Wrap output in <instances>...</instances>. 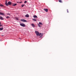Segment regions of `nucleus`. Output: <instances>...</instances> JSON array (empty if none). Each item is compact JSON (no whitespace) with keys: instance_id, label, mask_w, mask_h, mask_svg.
Returning <instances> with one entry per match:
<instances>
[{"instance_id":"412c9836","label":"nucleus","mask_w":76,"mask_h":76,"mask_svg":"<svg viewBox=\"0 0 76 76\" xmlns=\"http://www.w3.org/2000/svg\"><path fill=\"white\" fill-rule=\"evenodd\" d=\"M59 2L61 3V0H59Z\"/></svg>"},{"instance_id":"4be33fe9","label":"nucleus","mask_w":76,"mask_h":76,"mask_svg":"<svg viewBox=\"0 0 76 76\" xmlns=\"http://www.w3.org/2000/svg\"><path fill=\"white\" fill-rule=\"evenodd\" d=\"M27 2V1H25L24 2V3H26Z\"/></svg>"},{"instance_id":"39448f33","label":"nucleus","mask_w":76,"mask_h":76,"mask_svg":"<svg viewBox=\"0 0 76 76\" xmlns=\"http://www.w3.org/2000/svg\"><path fill=\"white\" fill-rule=\"evenodd\" d=\"M25 17H26V18H29V15L27 14L25 15Z\"/></svg>"},{"instance_id":"5701e85b","label":"nucleus","mask_w":76,"mask_h":76,"mask_svg":"<svg viewBox=\"0 0 76 76\" xmlns=\"http://www.w3.org/2000/svg\"><path fill=\"white\" fill-rule=\"evenodd\" d=\"M67 13H69V10H67Z\"/></svg>"},{"instance_id":"aec40b11","label":"nucleus","mask_w":76,"mask_h":76,"mask_svg":"<svg viewBox=\"0 0 76 76\" xmlns=\"http://www.w3.org/2000/svg\"><path fill=\"white\" fill-rule=\"evenodd\" d=\"M16 20H19V19H18V18H16Z\"/></svg>"},{"instance_id":"1a4fd4ad","label":"nucleus","mask_w":76,"mask_h":76,"mask_svg":"<svg viewBox=\"0 0 76 76\" xmlns=\"http://www.w3.org/2000/svg\"><path fill=\"white\" fill-rule=\"evenodd\" d=\"M33 17L34 18H38V17H37V15L33 16Z\"/></svg>"},{"instance_id":"f257e3e1","label":"nucleus","mask_w":76,"mask_h":76,"mask_svg":"<svg viewBox=\"0 0 76 76\" xmlns=\"http://www.w3.org/2000/svg\"><path fill=\"white\" fill-rule=\"evenodd\" d=\"M35 33L37 35V36H39L40 35H41V33H39V32L37 31H35Z\"/></svg>"},{"instance_id":"9b49d317","label":"nucleus","mask_w":76,"mask_h":76,"mask_svg":"<svg viewBox=\"0 0 76 76\" xmlns=\"http://www.w3.org/2000/svg\"><path fill=\"white\" fill-rule=\"evenodd\" d=\"M16 5H17V4H12L13 6H16Z\"/></svg>"},{"instance_id":"9d476101","label":"nucleus","mask_w":76,"mask_h":76,"mask_svg":"<svg viewBox=\"0 0 76 76\" xmlns=\"http://www.w3.org/2000/svg\"><path fill=\"white\" fill-rule=\"evenodd\" d=\"M32 20H33L34 22H37V20L33 18L32 19Z\"/></svg>"},{"instance_id":"0eeeda50","label":"nucleus","mask_w":76,"mask_h":76,"mask_svg":"<svg viewBox=\"0 0 76 76\" xmlns=\"http://www.w3.org/2000/svg\"><path fill=\"white\" fill-rule=\"evenodd\" d=\"M0 15H3V16H4L5 15L4 14L1 12H0Z\"/></svg>"},{"instance_id":"6e6552de","label":"nucleus","mask_w":76,"mask_h":76,"mask_svg":"<svg viewBox=\"0 0 76 76\" xmlns=\"http://www.w3.org/2000/svg\"><path fill=\"white\" fill-rule=\"evenodd\" d=\"M0 19H1V20H3L4 18H3V17L0 16Z\"/></svg>"},{"instance_id":"dca6fc26","label":"nucleus","mask_w":76,"mask_h":76,"mask_svg":"<svg viewBox=\"0 0 76 76\" xmlns=\"http://www.w3.org/2000/svg\"><path fill=\"white\" fill-rule=\"evenodd\" d=\"M5 4L6 6H8V4H7V2H6Z\"/></svg>"},{"instance_id":"4468645a","label":"nucleus","mask_w":76,"mask_h":76,"mask_svg":"<svg viewBox=\"0 0 76 76\" xmlns=\"http://www.w3.org/2000/svg\"><path fill=\"white\" fill-rule=\"evenodd\" d=\"M3 29V28H0V31H2Z\"/></svg>"},{"instance_id":"ddd939ff","label":"nucleus","mask_w":76,"mask_h":76,"mask_svg":"<svg viewBox=\"0 0 76 76\" xmlns=\"http://www.w3.org/2000/svg\"><path fill=\"white\" fill-rule=\"evenodd\" d=\"M39 24L40 25H43V24H42V23L40 22L39 23Z\"/></svg>"},{"instance_id":"6ab92c4d","label":"nucleus","mask_w":76,"mask_h":76,"mask_svg":"<svg viewBox=\"0 0 76 76\" xmlns=\"http://www.w3.org/2000/svg\"><path fill=\"white\" fill-rule=\"evenodd\" d=\"M0 6H1V7L3 6V4H0Z\"/></svg>"},{"instance_id":"20e7f679","label":"nucleus","mask_w":76,"mask_h":76,"mask_svg":"<svg viewBox=\"0 0 76 76\" xmlns=\"http://www.w3.org/2000/svg\"><path fill=\"white\" fill-rule=\"evenodd\" d=\"M44 10L45 11V12H48V9H44Z\"/></svg>"},{"instance_id":"f8f14e48","label":"nucleus","mask_w":76,"mask_h":76,"mask_svg":"<svg viewBox=\"0 0 76 76\" xmlns=\"http://www.w3.org/2000/svg\"><path fill=\"white\" fill-rule=\"evenodd\" d=\"M31 26L33 27H35V25L34 24H31Z\"/></svg>"},{"instance_id":"f3484780","label":"nucleus","mask_w":76,"mask_h":76,"mask_svg":"<svg viewBox=\"0 0 76 76\" xmlns=\"http://www.w3.org/2000/svg\"><path fill=\"white\" fill-rule=\"evenodd\" d=\"M25 6V4H23L21 6V7H23V6Z\"/></svg>"},{"instance_id":"423d86ee","label":"nucleus","mask_w":76,"mask_h":76,"mask_svg":"<svg viewBox=\"0 0 76 76\" xmlns=\"http://www.w3.org/2000/svg\"><path fill=\"white\" fill-rule=\"evenodd\" d=\"M8 5H10V4H12V2L10 1H9L8 3Z\"/></svg>"},{"instance_id":"2eb2a0df","label":"nucleus","mask_w":76,"mask_h":76,"mask_svg":"<svg viewBox=\"0 0 76 76\" xmlns=\"http://www.w3.org/2000/svg\"><path fill=\"white\" fill-rule=\"evenodd\" d=\"M38 26L40 28L41 27V25L39 24H38Z\"/></svg>"},{"instance_id":"bb28decb","label":"nucleus","mask_w":76,"mask_h":76,"mask_svg":"<svg viewBox=\"0 0 76 76\" xmlns=\"http://www.w3.org/2000/svg\"><path fill=\"white\" fill-rule=\"evenodd\" d=\"M0 24H1V22H0Z\"/></svg>"},{"instance_id":"393cba45","label":"nucleus","mask_w":76,"mask_h":76,"mask_svg":"<svg viewBox=\"0 0 76 76\" xmlns=\"http://www.w3.org/2000/svg\"><path fill=\"white\" fill-rule=\"evenodd\" d=\"M7 15H10V14H7Z\"/></svg>"},{"instance_id":"7ed1b4c3","label":"nucleus","mask_w":76,"mask_h":76,"mask_svg":"<svg viewBox=\"0 0 76 76\" xmlns=\"http://www.w3.org/2000/svg\"><path fill=\"white\" fill-rule=\"evenodd\" d=\"M20 20L21 21H22V22H27V21H26V20H24V19H21Z\"/></svg>"},{"instance_id":"a878e982","label":"nucleus","mask_w":76,"mask_h":76,"mask_svg":"<svg viewBox=\"0 0 76 76\" xmlns=\"http://www.w3.org/2000/svg\"><path fill=\"white\" fill-rule=\"evenodd\" d=\"M22 3V2H19V3Z\"/></svg>"},{"instance_id":"f03ea898","label":"nucleus","mask_w":76,"mask_h":76,"mask_svg":"<svg viewBox=\"0 0 76 76\" xmlns=\"http://www.w3.org/2000/svg\"><path fill=\"white\" fill-rule=\"evenodd\" d=\"M20 25L21 26H23V27H25V24L23 23H20Z\"/></svg>"},{"instance_id":"b1692460","label":"nucleus","mask_w":76,"mask_h":76,"mask_svg":"<svg viewBox=\"0 0 76 76\" xmlns=\"http://www.w3.org/2000/svg\"><path fill=\"white\" fill-rule=\"evenodd\" d=\"M2 26V25L1 24H0V26Z\"/></svg>"},{"instance_id":"a211bd4d","label":"nucleus","mask_w":76,"mask_h":76,"mask_svg":"<svg viewBox=\"0 0 76 76\" xmlns=\"http://www.w3.org/2000/svg\"><path fill=\"white\" fill-rule=\"evenodd\" d=\"M10 18V17H9V16H7L6 17V18H7V19H8V18Z\"/></svg>"}]
</instances>
